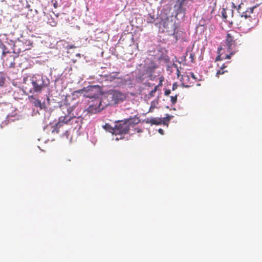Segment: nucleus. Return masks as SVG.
Returning <instances> with one entry per match:
<instances>
[{"label": "nucleus", "mask_w": 262, "mask_h": 262, "mask_svg": "<svg viewBox=\"0 0 262 262\" xmlns=\"http://www.w3.org/2000/svg\"><path fill=\"white\" fill-rule=\"evenodd\" d=\"M231 4L232 8L236 9L239 15L245 18V25L248 30H250L257 25L262 13V8L259 4L248 8L245 11L242 9V4L237 7L233 2Z\"/></svg>", "instance_id": "1"}, {"label": "nucleus", "mask_w": 262, "mask_h": 262, "mask_svg": "<svg viewBox=\"0 0 262 262\" xmlns=\"http://www.w3.org/2000/svg\"><path fill=\"white\" fill-rule=\"evenodd\" d=\"M126 98V95L116 90H111L106 92L101 100L100 104L103 103V106L113 105L119 102L124 101Z\"/></svg>", "instance_id": "2"}, {"label": "nucleus", "mask_w": 262, "mask_h": 262, "mask_svg": "<svg viewBox=\"0 0 262 262\" xmlns=\"http://www.w3.org/2000/svg\"><path fill=\"white\" fill-rule=\"evenodd\" d=\"M241 35L234 30L228 32L226 38L225 46L231 54H234L237 51L238 47L241 45L239 40Z\"/></svg>", "instance_id": "3"}, {"label": "nucleus", "mask_w": 262, "mask_h": 262, "mask_svg": "<svg viewBox=\"0 0 262 262\" xmlns=\"http://www.w3.org/2000/svg\"><path fill=\"white\" fill-rule=\"evenodd\" d=\"M132 123V119L118 121L114 127L115 134L116 135L128 133Z\"/></svg>", "instance_id": "4"}, {"label": "nucleus", "mask_w": 262, "mask_h": 262, "mask_svg": "<svg viewBox=\"0 0 262 262\" xmlns=\"http://www.w3.org/2000/svg\"><path fill=\"white\" fill-rule=\"evenodd\" d=\"M77 119L73 114L60 116L59 118L58 122L56 124L55 130H56V133H58L59 131L57 129H59L63 124H70L71 122L72 123L74 121L76 122Z\"/></svg>", "instance_id": "5"}, {"label": "nucleus", "mask_w": 262, "mask_h": 262, "mask_svg": "<svg viewBox=\"0 0 262 262\" xmlns=\"http://www.w3.org/2000/svg\"><path fill=\"white\" fill-rule=\"evenodd\" d=\"M158 66L156 62L152 60H148L144 66V74L148 75V77L151 79L153 77V73L155 72Z\"/></svg>", "instance_id": "6"}, {"label": "nucleus", "mask_w": 262, "mask_h": 262, "mask_svg": "<svg viewBox=\"0 0 262 262\" xmlns=\"http://www.w3.org/2000/svg\"><path fill=\"white\" fill-rule=\"evenodd\" d=\"M33 91L36 93H40L42 90L46 87L44 80L42 77H35L32 80Z\"/></svg>", "instance_id": "7"}, {"label": "nucleus", "mask_w": 262, "mask_h": 262, "mask_svg": "<svg viewBox=\"0 0 262 262\" xmlns=\"http://www.w3.org/2000/svg\"><path fill=\"white\" fill-rule=\"evenodd\" d=\"M163 27L169 35H174L176 26L172 20H169L168 18L165 19L163 23Z\"/></svg>", "instance_id": "8"}, {"label": "nucleus", "mask_w": 262, "mask_h": 262, "mask_svg": "<svg viewBox=\"0 0 262 262\" xmlns=\"http://www.w3.org/2000/svg\"><path fill=\"white\" fill-rule=\"evenodd\" d=\"M104 77L105 80L108 82H116L118 80H121V78L119 77V72H118L106 74L104 76Z\"/></svg>", "instance_id": "9"}, {"label": "nucleus", "mask_w": 262, "mask_h": 262, "mask_svg": "<svg viewBox=\"0 0 262 262\" xmlns=\"http://www.w3.org/2000/svg\"><path fill=\"white\" fill-rule=\"evenodd\" d=\"M60 108L64 115H71V113L74 110V107L71 106L68 104L64 103L60 105Z\"/></svg>", "instance_id": "10"}, {"label": "nucleus", "mask_w": 262, "mask_h": 262, "mask_svg": "<svg viewBox=\"0 0 262 262\" xmlns=\"http://www.w3.org/2000/svg\"><path fill=\"white\" fill-rule=\"evenodd\" d=\"M222 15L225 19H227L228 17H233V10L228 8H223L222 11Z\"/></svg>", "instance_id": "11"}, {"label": "nucleus", "mask_w": 262, "mask_h": 262, "mask_svg": "<svg viewBox=\"0 0 262 262\" xmlns=\"http://www.w3.org/2000/svg\"><path fill=\"white\" fill-rule=\"evenodd\" d=\"M102 106V108L103 107V103L100 104V102H99V106L97 107L96 105H91L87 108V111L88 113L91 114H96L97 112H99L100 110L101 109L100 106Z\"/></svg>", "instance_id": "12"}, {"label": "nucleus", "mask_w": 262, "mask_h": 262, "mask_svg": "<svg viewBox=\"0 0 262 262\" xmlns=\"http://www.w3.org/2000/svg\"><path fill=\"white\" fill-rule=\"evenodd\" d=\"M161 118H147L145 122L151 125H161Z\"/></svg>", "instance_id": "13"}, {"label": "nucleus", "mask_w": 262, "mask_h": 262, "mask_svg": "<svg viewBox=\"0 0 262 262\" xmlns=\"http://www.w3.org/2000/svg\"><path fill=\"white\" fill-rule=\"evenodd\" d=\"M190 76L186 75L183 77V85L187 88L190 87L194 85V81H190Z\"/></svg>", "instance_id": "14"}, {"label": "nucleus", "mask_w": 262, "mask_h": 262, "mask_svg": "<svg viewBox=\"0 0 262 262\" xmlns=\"http://www.w3.org/2000/svg\"><path fill=\"white\" fill-rule=\"evenodd\" d=\"M0 48L2 50V59H4L7 53H10V52L8 50L7 48L5 46V45L2 43H0Z\"/></svg>", "instance_id": "15"}, {"label": "nucleus", "mask_w": 262, "mask_h": 262, "mask_svg": "<svg viewBox=\"0 0 262 262\" xmlns=\"http://www.w3.org/2000/svg\"><path fill=\"white\" fill-rule=\"evenodd\" d=\"M29 99L35 106L41 108V103L39 100L35 98L33 96L29 97Z\"/></svg>", "instance_id": "16"}, {"label": "nucleus", "mask_w": 262, "mask_h": 262, "mask_svg": "<svg viewBox=\"0 0 262 262\" xmlns=\"http://www.w3.org/2000/svg\"><path fill=\"white\" fill-rule=\"evenodd\" d=\"M10 61L9 62L8 60L7 59H6V65L8 66L9 68H14L15 64V63L14 62V55H10Z\"/></svg>", "instance_id": "17"}, {"label": "nucleus", "mask_w": 262, "mask_h": 262, "mask_svg": "<svg viewBox=\"0 0 262 262\" xmlns=\"http://www.w3.org/2000/svg\"><path fill=\"white\" fill-rule=\"evenodd\" d=\"M172 117V116H170L169 115L167 114L166 117H164L163 118H161V124L168 125L169 122Z\"/></svg>", "instance_id": "18"}, {"label": "nucleus", "mask_w": 262, "mask_h": 262, "mask_svg": "<svg viewBox=\"0 0 262 262\" xmlns=\"http://www.w3.org/2000/svg\"><path fill=\"white\" fill-rule=\"evenodd\" d=\"M103 128L105 129L106 131L112 133L113 134H115V129L114 127L111 126L109 124H105L103 126Z\"/></svg>", "instance_id": "19"}, {"label": "nucleus", "mask_w": 262, "mask_h": 262, "mask_svg": "<svg viewBox=\"0 0 262 262\" xmlns=\"http://www.w3.org/2000/svg\"><path fill=\"white\" fill-rule=\"evenodd\" d=\"M226 67V66H225L224 64L223 65H222L221 66V67L220 68V69L216 72V76L217 77H219V76L220 75H222V74H224L225 73L227 72H228L227 71L224 70V69Z\"/></svg>", "instance_id": "20"}, {"label": "nucleus", "mask_w": 262, "mask_h": 262, "mask_svg": "<svg viewBox=\"0 0 262 262\" xmlns=\"http://www.w3.org/2000/svg\"><path fill=\"white\" fill-rule=\"evenodd\" d=\"M189 75L194 80V82L201 80L200 75H196L193 73L190 72Z\"/></svg>", "instance_id": "21"}, {"label": "nucleus", "mask_w": 262, "mask_h": 262, "mask_svg": "<svg viewBox=\"0 0 262 262\" xmlns=\"http://www.w3.org/2000/svg\"><path fill=\"white\" fill-rule=\"evenodd\" d=\"M159 85L156 86L154 89L148 93L147 95L148 98H150L155 96V94L157 91Z\"/></svg>", "instance_id": "22"}, {"label": "nucleus", "mask_w": 262, "mask_h": 262, "mask_svg": "<svg viewBox=\"0 0 262 262\" xmlns=\"http://www.w3.org/2000/svg\"><path fill=\"white\" fill-rule=\"evenodd\" d=\"M155 21V18L154 16L150 14H148L146 17V21L148 23H153Z\"/></svg>", "instance_id": "23"}, {"label": "nucleus", "mask_w": 262, "mask_h": 262, "mask_svg": "<svg viewBox=\"0 0 262 262\" xmlns=\"http://www.w3.org/2000/svg\"><path fill=\"white\" fill-rule=\"evenodd\" d=\"M6 79L4 75L0 73V86H3L5 82Z\"/></svg>", "instance_id": "24"}, {"label": "nucleus", "mask_w": 262, "mask_h": 262, "mask_svg": "<svg viewBox=\"0 0 262 262\" xmlns=\"http://www.w3.org/2000/svg\"><path fill=\"white\" fill-rule=\"evenodd\" d=\"M155 107H156L155 102L152 101L151 102V105H150V108H149V112H153V110L155 109Z\"/></svg>", "instance_id": "25"}, {"label": "nucleus", "mask_w": 262, "mask_h": 262, "mask_svg": "<svg viewBox=\"0 0 262 262\" xmlns=\"http://www.w3.org/2000/svg\"><path fill=\"white\" fill-rule=\"evenodd\" d=\"M185 11V9L184 8H183L182 5L181 3L179 5V8L178 9V13H184Z\"/></svg>", "instance_id": "26"}, {"label": "nucleus", "mask_w": 262, "mask_h": 262, "mask_svg": "<svg viewBox=\"0 0 262 262\" xmlns=\"http://www.w3.org/2000/svg\"><path fill=\"white\" fill-rule=\"evenodd\" d=\"M170 99L171 103L173 104H175L177 101V95H175L174 96H171Z\"/></svg>", "instance_id": "27"}, {"label": "nucleus", "mask_w": 262, "mask_h": 262, "mask_svg": "<svg viewBox=\"0 0 262 262\" xmlns=\"http://www.w3.org/2000/svg\"><path fill=\"white\" fill-rule=\"evenodd\" d=\"M194 57H195L194 54L191 52L190 53L189 57L191 59V62L192 63L194 62Z\"/></svg>", "instance_id": "28"}, {"label": "nucleus", "mask_w": 262, "mask_h": 262, "mask_svg": "<svg viewBox=\"0 0 262 262\" xmlns=\"http://www.w3.org/2000/svg\"><path fill=\"white\" fill-rule=\"evenodd\" d=\"M48 23H49L50 24V25L52 26H56V25L57 24V21L53 20V21H50V19H49Z\"/></svg>", "instance_id": "29"}, {"label": "nucleus", "mask_w": 262, "mask_h": 262, "mask_svg": "<svg viewBox=\"0 0 262 262\" xmlns=\"http://www.w3.org/2000/svg\"><path fill=\"white\" fill-rule=\"evenodd\" d=\"M171 93L170 90H166L164 92V95L166 96H168Z\"/></svg>", "instance_id": "30"}, {"label": "nucleus", "mask_w": 262, "mask_h": 262, "mask_svg": "<svg viewBox=\"0 0 262 262\" xmlns=\"http://www.w3.org/2000/svg\"><path fill=\"white\" fill-rule=\"evenodd\" d=\"M158 131H159V133L160 134H161V135H163L164 134V130L160 128V129H159Z\"/></svg>", "instance_id": "31"}, {"label": "nucleus", "mask_w": 262, "mask_h": 262, "mask_svg": "<svg viewBox=\"0 0 262 262\" xmlns=\"http://www.w3.org/2000/svg\"><path fill=\"white\" fill-rule=\"evenodd\" d=\"M177 85L176 83L173 84L172 85V90H174L177 88Z\"/></svg>", "instance_id": "32"}, {"label": "nucleus", "mask_w": 262, "mask_h": 262, "mask_svg": "<svg viewBox=\"0 0 262 262\" xmlns=\"http://www.w3.org/2000/svg\"><path fill=\"white\" fill-rule=\"evenodd\" d=\"M232 55V54H231V53L230 54V55H227L226 57V59H230V57H231V55Z\"/></svg>", "instance_id": "33"}, {"label": "nucleus", "mask_w": 262, "mask_h": 262, "mask_svg": "<svg viewBox=\"0 0 262 262\" xmlns=\"http://www.w3.org/2000/svg\"><path fill=\"white\" fill-rule=\"evenodd\" d=\"M136 130H137V133H140V132H142V129H139V128H137L136 129Z\"/></svg>", "instance_id": "34"}, {"label": "nucleus", "mask_w": 262, "mask_h": 262, "mask_svg": "<svg viewBox=\"0 0 262 262\" xmlns=\"http://www.w3.org/2000/svg\"><path fill=\"white\" fill-rule=\"evenodd\" d=\"M180 73V72L179 69H177V75H178V76H179Z\"/></svg>", "instance_id": "35"}, {"label": "nucleus", "mask_w": 262, "mask_h": 262, "mask_svg": "<svg viewBox=\"0 0 262 262\" xmlns=\"http://www.w3.org/2000/svg\"><path fill=\"white\" fill-rule=\"evenodd\" d=\"M214 10V7H213L212 9H211V13H212Z\"/></svg>", "instance_id": "36"}, {"label": "nucleus", "mask_w": 262, "mask_h": 262, "mask_svg": "<svg viewBox=\"0 0 262 262\" xmlns=\"http://www.w3.org/2000/svg\"><path fill=\"white\" fill-rule=\"evenodd\" d=\"M220 56H217V58H216V60H219V59H220Z\"/></svg>", "instance_id": "37"}, {"label": "nucleus", "mask_w": 262, "mask_h": 262, "mask_svg": "<svg viewBox=\"0 0 262 262\" xmlns=\"http://www.w3.org/2000/svg\"><path fill=\"white\" fill-rule=\"evenodd\" d=\"M161 85H162V84H161V80H160V83H159V84L158 85L159 86H161Z\"/></svg>", "instance_id": "38"}, {"label": "nucleus", "mask_w": 262, "mask_h": 262, "mask_svg": "<svg viewBox=\"0 0 262 262\" xmlns=\"http://www.w3.org/2000/svg\"><path fill=\"white\" fill-rule=\"evenodd\" d=\"M54 6L55 8H56V6L55 4H54Z\"/></svg>", "instance_id": "39"}, {"label": "nucleus", "mask_w": 262, "mask_h": 262, "mask_svg": "<svg viewBox=\"0 0 262 262\" xmlns=\"http://www.w3.org/2000/svg\"><path fill=\"white\" fill-rule=\"evenodd\" d=\"M66 134H68V131H66Z\"/></svg>", "instance_id": "40"}]
</instances>
